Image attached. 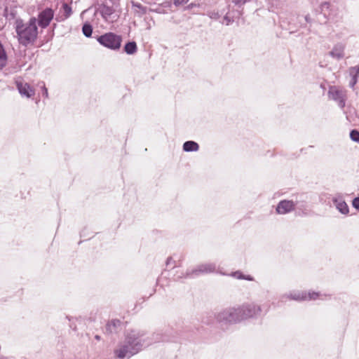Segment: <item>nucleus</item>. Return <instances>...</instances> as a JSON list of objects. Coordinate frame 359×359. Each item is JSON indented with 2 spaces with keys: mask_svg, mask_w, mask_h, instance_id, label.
Instances as JSON below:
<instances>
[{
  "mask_svg": "<svg viewBox=\"0 0 359 359\" xmlns=\"http://www.w3.org/2000/svg\"><path fill=\"white\" fill-rule=\"evenodd\" d=\"M151 344V341L145 337L144 332L130 330L126 334L124 342L118 346L114 353L119 359L130 358Z\"/></svg>",
  "mask_w": 359,
  "mask_h": 359,
  "instance_id": "nucleus-1",
  "label": "nucleus"
},
{
  "mask_svg": "<svg viewBox=\"0 0 359 359\" xmlns=\"http://www.w3.org/2000/svg\"><path fill=\"white\" fill-rule=\"evenodd\" d=\"M15 28L18 41L23 46L33 43L37 38L38 29L35 18H31L27 22H25L21 19H16Z\"/></svg>",
  "mask_w": 359,
  "mask_h": 359,
  "instance_id": "nucleus-2",
  "label": "nucleus"
},
{
  "mask_svg": "<svg viewBox=\"0 0 359 359\" xmlns=\"http://www.w3.org/2000/svg\"><path fill=\"white\" fill-rule=\"evenodd\" d=\"M217 320L220 323L231 324L242 321L239 307L225 309L216 315Z\"/></svg>",
  "mask_w": 359,
  "mask_h": 359,
  "instance_id": "nucleus-3",
  "label": "nucleus"
},
{
  "mask_svg": "<svg viewBox=\"0 0 359 359\" xmlns=\"http://www.w3.org/2000/svg\"><path fill=\"white\" fill-rule=\"evenodd\" d=\"M320 14L323 16V19H318L320 23H326L327 21L337 22L341 18L339 9L329 2L321 4Z\"/></svg>",
  "mask_w": 359,
  "mask_h": 359,
  "instance_id": "nucleus-4",
  "label": "nucleus"
},
{
  "mask_svg": "<svg viewBox=\"0 0 359 359\" xmlns=\"http://www.w3.org/2000/svg\"><path fill=\"white\" fill-rule=\"evenodd\" d=\"M97 41L103 46L111 50H118L121 46L122 38L112 32H108L97 37Z\"/></svg>",
  "mask_w": 359,
  "mask_h": 359,
  "instance_id": "nucleus-5",
  "label": "nucleus"
},
{
  "mask_svg": "<svg viewBox=\"0 0 359 359\" xmlns=\"http://www.w3.org/2000/svg\"><path fill=\"white\" fill-rule=\"evenodd\" d=\"M242 320L257 317L261 313V307L254 304H247L239 307Z\"/></svg>",
  "mask_w": 359,
  "mask_h": 359,
  "instance_id": "nucleus-6",
  "label": "nucleus"
},
{
  "mask_svg": "<svg viewBox=\"0 0 359 359\" xmlns=\"http://www.w3.org/2000/svg\"><path fill=\"white\" fill-rule=\"evenodd\" d=\"M216 265L214 263H204L198 265L193 270L187 271V277L198 276L203 273H212L215 271Z\"/></svg>",
  "mask_w": 359,
  "mask_h": 359,
  "instance_id": "nucleus-7",
  "label": "nucleus"
},
{
  "mask_svg": "<svg viewBox=\"0 0 359 359\" xmlns=\"http://www.w3.org/2000/svg\"><path fill=\"white\" fill-rule=\"evenodd\" d=\"M328 96L330 99L337 101L341 108L345 106V92L343 90L336 86H331L328 91Z\"/></svg>",
  "mask_w": 359,
  "mask_h": 359,
  "instance_id": "nucleus-8",
  "label": "nucleus"
},
{
  "mask_svg": "<svg viewBox=\"0 0 359 359\" xmlns=\"http://www.w3.org/2000/svg\"><path fill=\"white\" fill-rule=\"evenodd\" d=\"M102 16L108 22H114L116 20L117 15H114L115 8L112 5H109L107 2L104 4L100 8Z\"/></svg>",
  "mask_w": 359,
  "mask_h": 359,
  "instance_id": "nucleus-9",
  "label": "nucleus"
},
{
  "mask_svg": "<svg viewBox=\"0 0 359 359\" xmlns=\"http://www.w3.org/2000/svg\"><path fill=\"white\" fill-rule=\"evenodd\" d=\"M54 15L53 11L51 8H46L38 16V22L40 27L45 28L50 24Z\"/></svg>",
  "mask_w": 359,
  "mask_h": 359,
  "instance_id": "nucleus-10",
  "label": "nucleus"
},
{
  "mask_svg": "<svg viewBox=\"0 0 359 359\" xmlns=\"http://www.w3.org/2000/svg\"><path fill=\"white\" fill-rule=\"evenodd\" d=\"M16 86L20 94L27 98L32 97L35 93L34 89L29 83L22 81H17Z\"/></svg>",
  "mask_w": 359,
  "mask_h": 359,
  "instance_id": "nucleus-11",
  "label": "nucleus"
},
{
  "mask_svg": "<svg viewBox=\"0 0 359 359\" xmlns=\"http://www.w3.org/2000/svg\"><path fill=\"white\" fill-rule=\"evenodd\" d=\"M294 206L295 204L292 201H282L278 203L276 211L278 214H286L294 210Z\"/></svg>",
  "mask_w": 359,
  "mask_h": 359,
  "instance_id": "nucleus-12",
  "label": "nucleus"
},
{
  "mask_svg": "<svg viewBox=\"0 0 359 359\" xmlns=\"http://www.w3.org/2000/svg\"><path fill=\"white\" fill-rule=\"evenodd\" d=\"M318 297V293L316 292H309L306 294L304 292H295L291 294V298L297 301L316 299Z\"/></svg>",
  "mask_w": 359,
  "mask_h": 359,
  "instance_id": "nucleus-13",
  "label": "nucleus"
},
{
  "mask_svg": "<svg viewBox=\"0 0 359 359\" xmlns=\"http://www.w3.org/2000/svg\"><path fill=\"white\" fill-rule=\"evenodd\" d=\"M333 203L342 214L348 212V207L341 195H337L332 198Z\"/></svg>",
  "mask_w": 359,
  "mask_h": 359,
  "instance_id": "nucleus-14",
  "label": "nucleus"
},
{
  "mask_svg": "<svg viewBox=\"0 0 359 359\" xmlns=\"http://www.w3.org/2000/svg\"><path fill=\"white\" fill-rule=\"evenodd\" d=\"M199 149V145L194 141H187L183 144V150L187 152L197 151Z\"/></svg>",
  "mask_w": 359,
  "mask_h": 359,
  "instance_id": "nucleus-15",
  "label": "nucleus"
},
{
  "mask_svg": "<svg viewBox=\"0 0 359 359\" xmlns=\"http://www.w3.org/2000/svg\"><path fill=\"white\" fill-rule=\"evenodd\" d=\"M330 55L337 60L344 57V49L341 45H337L334 47L333 50L330 52Z\"/></svg>",
  "mask_w": 359,
  "mask_h": 359,
  "instance_id": "nucleus-16",
  "label": "nucleus"
},
{
  "mask_svg": "<svg viewBox=\"0 0 359 359\" xmlns=\"http://www.w3.org/2000/svg\"><path fill=\"white\" fill-rule=\"evenodd\" d=\"M8 61V56L4 46L0 42V69L4 67Z\"/></svg>",
  "mask_w": 359,
  "mask_h": 359,
  "instance_id": "nucleus-17",
  "label": "nucleus"
},
{
  "mask_svg": "<svg viewBox=\"0 0 359 359\" xmlns=\"http://www.w3.org/2000/svg\"><path fill=\"white\" fill-rule=\"evenodd\" d=\"M137 50V44L135 41L128 42L124 46V50L128 55H133L135 53Z\"/></svg>",
  "mask_w": 359,
  "mask_h": 359,
  "instance_id": "nucleus-18",
  "label": "nucleus"
},
{
  "mask_svg": "<svg viewBox=\"0 0 359 359\" xmlns=\"http://www.w3.org/2000/svg\"><path fill=\"white\" fill-rule=\"evenodd\" d=\"M231 276L238 280H254V278L250 275H245L240 271H236L231 273Z\"/></svg>",
  "mask_w": 359,
  "mask_h": 359,
  "instance_id": "nucleus-19",
  "label": "nucleus"
},
{
  "mask_svg": "<svg viewBox=\"0 0 359 359\" xmlns=\"http://www.w3.org/2000/svg\"><path fill=\"white\" fill-rule=\"evenodd\" d=\"M82 32L86 37H90L92 35L93 27L90 24L86 23L82 27Z\"/></svg>",
  "mask_w": 359,
  "mask_h": 359,
  "instance_id": "nucleus-20",
  "label": "nucleus"
},
{
  "mask_svg": "<svg viewBox=\"0 0 359 359\" xmlns=\"http://www.w3.org/2000/svg\"><path fill=\"white\" fill-rule=\"evenodd\" d=\"M351 139L356 142H359V131L357 130H352L350 133Z\"/></svg>",
  "mask_w": 359,
  "mask_h": 359,
  "instance_id": "nucleus-21",
  "label": "nucleus"
},
{
  "mask_svg": "<svg viewBox=\"0 0 359 359\" xmlns=\"http://www.w3.org/2000/svg\"><path fill=\"white\" fill-rule=\"evenodd\" d=\"M349 74L351 76H358L359 66H355L349 69Z\"/></svg>",
  "mask_w": 359,
  "mask_h": 359,
  "instance_id": "nucleus-22",
  "label": "nucleus"
},
{
  "mask_svg": "<svg viewBox=\"0 0 359 359\" xmlns=\"http://www.w3.org/2000/svg\"><path fill=\"white\" fill-rule=\"evenodd\" d=\"M224 22L226 25H230L231 23H232L233 22V18L230 17L229 13H226V15L224 17Z\"/></svg>",
  "mask_w": 359,
  "mask_h": 359,
  "instance_id": "nucleus-23",
  "label": "nucleus"
},
{
  "mask_svg": "<svg viewBox=\"0 0 359 359\" xmlns=\"http://www.w3.org/2000/svg\"><path fill=\"white\" fill-rule=\"evenodd\" d=\"M208 15L211 18L214 20H217L219 18V14L218 12L215 11H210L208 13Z\"/></svg>",
  "mask_w": 359,
  "mask_h": 359,
  "instance_id": "nucleus-24",
  "label": "nucleus"
},
{
  "mask_svg": "<svg viewBox=\"0 0 359 359\" xmlns=\"http://www.w3.org/2000/svg\"><path fill=\"white\" fill-rule=\"evenodd\" d=\"M41 91H42V95L46 97V98H48V89L46 87L45 84L43 82H42V86H41Z\"/></svg>",
  "mask_w": 359,
  "mask_h": 359,
  "instance_id": "nucleus-25",
  "label": "nucleus"
},
{
  "mask_svg": "<svg viewBox=\"0 0 359 359\" xmlns=\"http://www.w3.org/2000/svg\"><path fill=\"white\" fill-rule=\"evenodd\" d=\"M63 8H64L65 13L66 14V17H69L72 13L71 8L67 4H65L63 5Z\"/></svg>",
  "mask_w": 359,
  "mask_h": 359,
  "instance_id": "nucleus-26",
  "label": "nucleus"
},
{
  "mask_svg": "<svg viewBox=\"0 0 359 359\" xmlns=\"http://www.w3.org/2000/svg\"><path fill=\"white\" fill-rule=\"evenodd\" d=\"M188 1L189 0H174V4L176 6H179L187 4Z\"/></svg>",
  "mask_w": 359,
  "mask_h": 359,
  "instance_id": "nucleus-27",
  "label": "nucleus"
},
{
  "mask_svg": "<svg viewBox=\"0 0 359 359\" xmlns=\"http://www.w3.org/2000/svg\"><path fill=\"white\" fill-rule=\"evenodd\" d=\"M352 205L355 209L359 210V197H356L353 200Z\"/></svg>",
  "mask_w": 359,
  "mask_h": 359,
  "instance_id": "nucleus-28",
  "label": "nucleus"
},
{
  "mask_svg": "<svg viewBox=\"0 0 359 359\" xmlns=\"http://www.w3.org/2000/svg\"><path fill=\"white\" fill-rule=\"evenodd\" d=\"M358 81V76H351V80L350 81L349 86L351 88H353V86L355 85Z\"/></svg>",
  "mask_w": 359,
  "mask_h": 359,
  "instance_id": "nucleus-29",
  "label": "nucleus"
},
{
  "mask_svg": "<svg viewBox=\"0 0 359 359\" xmlns=\"http://www.w3.org/2000/svg\"><path fill=\"white\" fill-rule=\"evenodd\" d=\"M166 265L167 266L172 265V267H175L174 261L172 260V257H168L167 259Z\"/></svg>",
  "mask_w": 359,
  "mask_h": 359,
  "instance_id": "nucleus-30",
  "label": "nucleus"
},
{
  "mask_svg": "<svg viewBox=\"0 0 359 359\" xmlns=\"http://www.w3.org/2000/svg\"><path fill=\"white\" fill-rule=\"evenodd\" d=\"M111 324H113L114 326H116L117 324H120V321L118 320H114L110 323L109 326H110Z\"/></svg>",
  "mask_w": 359,
  "mask_h": 359,
  "instance_id": "nucleus-31",
  "label": "nucleus"
},
{
  "mask_svg": "<svg viewBox=\"0 0 359 359\" xmlns=\"http://www.w3.org/2000/svg\"><path fill=\"white\" fill-rule=\"evenodd\" d=\"M305 20H306V22H311V18H310V17H309V15H306V16L305 17Z\"/></svg>",
  "mask_w": 359,
  "mask_h": 359,
  "instance_id": "nucleus-32",
  "label": "nucleus"
},
{
  "mask_svg": "<svg viewBox=\"0 0 359 359\" xmlns=\"http://www.w3.org/2000/svg\"><path fill=\"white\" fill-rule=\"evenodd\" d=\"M195 6H196V5H195L194 4H189V5L188 6V8H194Z\"/></svg>",
  "mask_w": 359,
  "mask_h": 359,
  "instance_id": "nucleus-33",
  "label": "nucleus"
},
{
  "mask_svg": "<svg viewBox=\"0 0 359 359\" xmlns=\"http://www.w3.org/2000/svg\"><path fill=\"white\" fill-rule=\"evenodd\" d=\"M95 338L97 340H100V337L99 335H95Z\"/></svg>",
  "mask_w": 359,
  "mask_h": 359,
  "instance_id": "nucleus-34",
  "label": "nucleus"
},
{
  "mask_svg": "<svg viewBox=\"0 0 359 359\" xmlns=\"http://www.w3.org/2000/svg\"><path fill=\"white\" fill-rule=\"evenodd\" d=\"M66 318H67L68 320H69V321L72 320V318H71L70 316H66Z\"/></svg>",
  "mask_w": 359,
  "mask_h": 359,
  "instance_id": "nucleus-35",
  "label": "nucleus"
},
{
  "mask_svg": "<svg viewBox=\"0 0 359 359\" xmlns=\"http://www.w3.org/2000/svg\"><path fill=\"white\" fill-rule=\"evenodd\" d=\"M136 6H137L138 8H141V5L140 4H138V5H135Z\"/></svg>",
  "mask_w": 359,
  "mask_h": 359,
  "instance_id": "nucleus-36",
  "label": "nucleus"
}]
</instances>
